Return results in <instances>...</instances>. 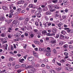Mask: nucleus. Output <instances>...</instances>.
I'll list each match as a JSON object with an SVG mask.
<instances>
[{
	"label": "nucleus",
	"instance_id": "f257e3e1",
	"mask_svg": "<svg viewBox=\"0 0 73 73\" xmlns=\"http://www.w3.org/2000/svg\"><path fill=\"white\" fill-rule=\"evenodd\" d=\"M64 29V30H66L68 33H73V29H70L68 28H65Z\"/></svg>",
	"mask_w": 73,
	"mask_h": 73
},
{
	"label": "nucleus",
	"instance_id": "f03ea898",
	"mask_svg": "<svg viewBox=\"0 0 73 73\" xmlns=\"http://www.w3.org/2000/svg\"><path fill=\"white\" fill-rule=\"evenodd\" d=\"M13 25H19L20 22L19 21L16 20H15L12 23Z\"/></svg>",
	"mask_w": 73,
	"mask_h": 73
},
{
	"label": "nucleus",
	"instance_id": "7ed1b4c3",
	"mask_svg": "<svg viewBox=\"0 0 73 73\" xmlns=\"http://www.w3.org/2000/svg\"><path fill=\"white\" fill-rule=\"evenodd\" d=\"M39 12L38 11H36L35 13V15H37V17L38 18L41 17V14L39 13Z\"/></svg>",
	"mask_w": 73,
	"mask_h": 73
},
{
	"label": "nucleus",
	"instance_id": "20e7f679",
	"mask_svg": "<svg viewBox=\"0 0 73 73\" xmlns=\"http://www.w3.org/2000/svg\"><path fill=\"white\" fill-rule=\"evenodd\" d=\"M66 70H67L68 71H70V72L72 71L73 70V68L72 67H66Z\"/></svg>",
	"mask_w": 73,
	"mask_h": 73
},
{
	"label": "nucleus",
	"instance_id": "39448f33",
	"mask_svg": "<svg viewBox=\"0 0 73 73\" xmlns=\"http://www.w3.org/2000/svg\"><path fill=\"white\" fill-rule=\"evenodd\" d=\"M35 72H36V70L34 68H32L29 70V72L31 73H34Z\"/></svg>",
	"mask_w": 73,
	"mask_h": 73
},
{
	"label": "nucleus",
	"instance_id": "423d86ee",
	"mask_svg": "<svg viewBox=\"0 0 73 73\" xmlns=\"http://www.w3.org/2000/svg\"><path fill=\"white\" fill-rule=\"evenodd\" d=\"M50 43H52L51 44V46L52 47H53V44H56V42L55 40H52L50 42Z\"/></svg>",
	"mask_w": 73,
	"mask_h": 73
},
{
	"label": "nucleus",
	"instance_id": "0eeeda50",
	"mask_svg": "<svg viewBox=\"0 0 73 73\" xmlns=\"http://www.w3.org/2000/svg\"><path fill=\"white\" fill-rule=\"evenodd\" d=\"M34 59V57H28V61H33Z\"/></svg>",
	"mask_w": 73,
	"mask_h": 73
},
{
	"label": "nucleus",
	"instance_id": "6e6552de",
	"mask_svg": "<svg viewBox=\"0 0 73 73\" xmlns=\"http://www.w3.org/2000/svg\"><path fill=\"white\" fill-rule=\"evenodd\" d=\"M46 36H54L55 35V34H54V33L51 34H50V33H46Z\"/></svg>",
	"mask_w": 73,
	"mask_h": 73
},
{
	"label": "nucleus",
	"instance_id": "1a4fd4ad",
	"mask_svg": "<svg viewBox=\"0 0 73 73\" xmlns=\"http://www.w3.org/2000/svg\"><path fill=\"white\" fill-rule=\"evenodd\" d=\"M59 38L60 40H63L65 39V36L62 35V34H60L59 37Z\"/></svg>",
	"mask_w": 73,
	"mask_h": 73
},
{
	"label": "nucleus",
	"instance_id": "9d476101",
	"mask_svg": "<svg viewBox=\"0 0 73 73\" xmlns=\"http://www.w3.org/2000/svg\"><path fill=\"white\" fill-rule=\"evenodd\" d=\"M28 21H29V18H26L24 22V23L25 25L28 24Z\"/></svg>",
	"mask_w": 73,
	"mask_h": 73
},
{
	"label": "nucleus",
	"instance_id": "9b49d317",
	"mask_svg": "<svg viewBox=\"0 0 73 73\" xmlns=\"http://www.w3.org/2000/svg\"><path fill=\"white\" fill-rule=\"evenodd\" d=\"M21 11V9L20 8H18L17 9V12L15 13L16 15H17V14H19L20 13V11Z\"/></svg>",
	"mask_w": 73,
	"mask_h": 73
},
{
	"label": "nucleus",
	"instance_id": "f8f14e48",
	"mask_svg": "<svg viewBox=\"0 0 73 73\" xmlns=\"http://www.w3.org/2000/svg\"><path fill=\"white\" fill-rule=\"evenodd\" d=\"M55 16L56 17H58L59 16V13H58V11H56V12Z\"/></svg>",
	"mask_w": 73,
	"mask_h": 73
},
{
	"label": "nucleus",
	"instance_id": "ddd939ff",
	"mask_svg": "<svg viewBox=\"0 0 73 73\" xmlns=\"http://www.w3.org/2000/svg\"><path fill=\"white\" fill-rule=\"evenodd\" d=\"M17 3L19 4H23L24 3V1L22 0L20 1H19Z\"/></svg>",
	"mask_w": 73,
	"mask_h": 73
},
{
	"label": "nucleus",
	"instance_id": "4468645a",
	"mask_svg": "<svg viewBox=\"0 0 73 73\" xmlns=\"http://www.w3.org/2000/svg\"><path fill=\"white\" fill-rule=\"evenodd\" d=\"M12 32V29L11 28H9L7 29V31L6 32V33H8V32L10 33Z\"/></svg>",
	"mask_w": 73,
	"mask_h": 73
},
{
	"label": "nucleus",
	"instance_id": "2eb2a0df",
	"mask_svg": "<svg viewBox=\"0 0 73 73\" xmlns=\"http://www.w3.org/2000/svg\"><path fill=\"white\" fill-rule=\"evenodd\" d=\"M52 14V13L50 11H48L46 12V15H50Z\"/></svg>",
	"mask_w": 73,
	"mask_h": 73
},
{
	"label": "nucleus",
	"instance_id": "dca6fc26",
	"mask_svg": "<svg viewBox=\"0 0 73 73\" xmlns=\"http://www.w3.org/2000/svg\"><path fill=\"white\" fill-rule=\"evenodd\" d=\"M52 32L53 33H56L57 31V29L55 28H53L52 29Z\"/></svg>",
	"mask_w": 73,
	"mask_h": 73
},
{
	"label": "nucleus",
	"instance_id": "f3484780",
	"mask_svg": "<svg viewBox=\"0 0 73 73\" xmlns=\"http://www.w3.org/2000/svg\"><path fill=\"white\" fill-rule=\"evenodd\" d=\"M19 62H21L22 63H23L24 62V59H19Z\"/></svg>",
	"mask_w": 73,
	"mask_h": 73
},
{
	"label": "nucleus",
	"instance_id": "a211bd4d",
	"mask_svg": "<svg viewBox=\"0 0 73 73\" xmlns=\"http://www.w3.org/2000/svg\"><path fill=\"white\" fill-rule=\"evenodd\" d=\"M62 23H58V24L57 25L58 27H61V25H62Z\"/></svg>",
	"mask_w": 73,
	"mask_h": 73
},
{
	"label": "nucleus",
	"instance_id": "6ab92c4d",
	"mask_svg": "<svg viewBox=\"0 0 73 73\" xmlns=\"http://www.w3.org/2000/svg\"><path fill=\"white\" fill-rule=\"evenodd\" d=\"M23 39H24V38H20V39H16L15 41H22V40H23Z\"/></svg>",
	"mask_w": 73,
	"mask_h": 73
},
{
	"label": "nucleus",
	"instance_id": "aec40b11",
	"mask_svg": "<svg viewBox=\"0 0 73 73\" xmlns=\"http://www.w3.org/2000/svg\"><path fill=\"white\" fill-rule=\"evenodd\" d=\"M44 18L45 20H46V21H48V20H49V18H48V16H45L44 17Z\"/></svg>",
	"mask_w": 73,
	"mask_h": 73
},
{
	"label": "nucleus",
	"instance_id": "412c9836",
	"mask_svg": "<svg viewBox=\"0 0 73 73\" xmlns=\"http://www.w3.org/2000/svg\"><path fill=\"white\" fill-rule=\"evenodd\" d=\"M50 12H54L56 11V9H50Z\"/></svg>",
	"mask_w": 73,
	"mask_h": 73
},
{
	"label": "nucleus",
	"instance_id": "4be33fe9",
	"mask_svg": "<svg viewBox=\"0 0 73 73\" xmlns=\"http://www.w3.org/2000/svg\"><path fill=\"white\" fill-rule=\"evenodd\" d=\"M12 16H13V14L12 13H10L9 17V18H11L12 17Z\"/></svg>",
	"mask_w": 73,
	"mask_h": 73
},
{
	"label": "nucleus",
	"instance_id": "5701e85b",
	"mask_svg": "<svg viewBox=\"0 0 73 73\" xmlns=\"http://www.w3.org/2000/svg\"><path fill=\"white\" fill-rule=\"evenodd\" d=\"M0 20L1 21H4V18L3 17H2L0 18Z\"/></svg>",
	"mask_w": 73,
	"mask_h": 73
},
{
	"label": "nucleus",
	"instance_id": "b1692460",
	"mask_svg": "<svg viewBox=\"0 0 73 73\" xmlns=\"http://www.w3.org/2000/svg\"><path fill=\"white\" fill-rule=\"evenodd\" d=\"M21 36V34L20 33H17V37H20Z\"/></svg>",
	"mask_w": 73,
	"mask_h": 73
},
{
	"label": "nucleus",
	"instance_id": "393cba45",
	"mask_svg": "<svg viewBox=\"0 0 73 73\" xmlns=\"http://www.w3.org/2000/svg\"><path fill=\"white\" fill-rule=\"evenodd\" d=\"M46 23L47 24V25H48V27H49V26H50V25H51V24H52L51 23H48V22H46Z\"/></svg>",
	"mask_w": 73,
	"mask_h": 73
},
{
	"label": "nucleus",
	"instance_id": "a878e982",
	"mask_svg": "<svg viewBox=\"0 0 73 73\" xmlns=\"http://www.w3.org/2000/svg\"><path fill=\"white\" fill-rule=\"evenodd\" d=\"M65 65L66 66H68V67H70L71 66V65H70V64L68 63L66 64H65Z\"/></svg>",
	"mask_w": 73,
	"mask_h": 73
},
{
	"label": "nucleus",
	"instance_id": "bb28decb",
	"mask_svg": "<svg viewBox=\"0 0 73 73\" xmlns=\"http://www.w3.org/2000/svg\"><path fill=\"white\" fill-rule=\"evenodd\" d=\"M20 68V65H17L15 66V69H18V68Z\"/></svg>",
	"mask_w": 73,
	"mask_h": 73
},
{
	"label": "nucleus",
	"instance_id": "cd10ccee",
	"mask_svg": "<svg viewBox=\"0 0 73 73\" xmlns=\"http://www.w3.org/2000/svg\"><path fill=\"white\" fill-rule=\"evenodd\" d=\"M2 8L3 9H4V10H7V7L6 6H3L2 7Z\"/></svg>",
	"mask_w": 73,
	"mask_h": 73
},
{
	"label": "nucleus",
	"instance_id": "c85d7f7f",
	"mask_svg": "<svg viewBox=\"0 0 73 73\" xmlns=\"http://www.w3.org/2000/svg\"><path fill=\"white\" fill-rule=\"evenodd\" d=\"M63 44V42L62 41H60L59 42V45H62Z\"/></svg>",
	"mask_w": 73,
	"mask_h": 73
},
{
	"label": "nucleus",
	"instance_id": "c756f323",
	"mask_svg": "<svg viewBox=\"0 0 73 73\" xmlns=\"http://www.w3.org/2000/svg\"><path fill=\"white\" fill-rule=\"evenodd\" d=\"M63 47H64V48L66 49L68 48V45L65 44L63 46Z\"/></svg>",
	"mask_w": 73,
	"mask_h": 73
},
{
	"label": "nucleus",
	"instance_id": "7c9ffc66",
	"mask_svg": "<svg viewBox=\"0 0 73 73\" xmlns=\"http://www.w3.org/2000/svg\"><path fill=\"white\" fill-rule=\"evenodd\" d=\"M50 73H55V71L53 70H51L50 71Z\"/></svg>",
	"mask_w": 73,
	"mask_h": 73
},
{
	"label": "nucleus",
	"instance_id": "2f4dec72",
	"mask_svg": "<svg viewBox=\"0 0 73 73\" xmlns=\"http://www.w3.org/2000/svg\"><path fill=\"white\" fill-rule=\"evenodd\" d=\"M69 48H70V49L72 50L73 49V46L72 45H70L69 46Z\"/></svg>",
	"mask_w": 73,
	"mask_h": 73
},
{
	"label": "nucleus",
	"instance_id": "473e14b6",
	"mask_svg": "<svg viewBox=\"0 0 73 73\" xmlns=\"http://www.w3.org/2000/svg\"><path fill=\"white\" fill-rule=\"evenodd\" d=\"M25 19V18L21 17L20 18L19 20H24Z\"/></svg>",
	"mask_w": 73,
	"mask_h": 73
},
{
	"label": "nucleus",
	"instance_id": "72a5a7b5",
	"mask_svg": "<svg viewBox=\"0 0 73 73\" xmlns=\"http://www.w3.org/2000/svg\"><path fill=\"white\" fill-rule=\"evenodd\" d=\"M52 2L53 3H56L58 2V1L57 0H54L52 1Z\"/></svg>",
	"mask_w": 73,
	"mask_h": 73
},
{
	"label": "nucleus",
	"instance_id": "f704fd0d",
	"mask_svg": "<svg viewBox=\"0 0 73 73\" xmlns=\"http://www.w3.org/2000/svg\"><path fill=\"white\" fill-rule=\"evenodd\" d=\"M13 60V58L10 57L9 58V60L10 61H12Z\"/></svg>",
	"mask_w": 73,
	"mask_h": 73
},
{
	"label": "nucleus",
	"instance_id": "c9c22d12",
	"mask_svg": "<svg viewBox=\"0 0 73 73\" xmlns=\"http://www.w3.org/2000/svg\"><path fill=\"white\" fill-rule=\"evenodd\" d=\"M47 50H48V52H51V51H50V47H48L47 48Z\"/></svg>",
	"mask_w": 73,
	"mask_h": 73
},
{
	"label": "nucleus",
	"instance_id": "e433bc0d",
	"mask_svg": "<svg viewBox=\"0 0 73 73\" xmlns=\"http://www.w3.org/2000/svg\"><path fill=\"white\" fill-rule=\"evenodd\" d=\"M46 55L47 56H49L50 55V54L49 52H47L46 54Z\"/></svg>",
	"mask_w": 73,
	"mask_h": 73
},
{
	"label": "nucleus",
	"instance_id": "4c0bfd02",
	"mask_svg": "<svg viewBox=\"0 0 73 73\" xmlns=\"http://www.w3.org/2000/svg\"><path fill=\"white\" fill-rule=\"evenodd\" d=\"M54 8H56V9H58L59 8V7H58V6L56 5H54Z\"/></svg>",
	"mask_w": 73,
	"mask_h": 73
},
{
	"label": "nucleus",
	"instance_id": "58836bf2",
	"mask_svg": "<svg viewBox=\"0 0 73 73\" xmlns=\"http://www.w3.org/2000/svg\"><path fill=\"white\" fill-rule=\"evenodd\" d=\"M44 50V49L42 48H39V51H40V52H41L42 51Z\"/></svg>",
	"mask_w": 73,
	"mask_h": 73
},
{
	"label": "nucleus",
	"instance_id": "ea45409f",
	"mask_svg": "<svg viewBox=\"0 0 73 73\" xmlns=\"http://www.w3.org/2000/svg\"><path fill=\"white\" fill-rule=\"evenodd\" d=\"M29 8H33V5L32 4H30L29 5Z\"/></svg>",
	"mask_w": 73,
	"mask_h": 73
},
{
	"label": "nucleus",
	"instance_id": "a19ab883",
	"mask_svg": "<svg viewBox=\"0 0 73 73\" xmlns=\"http://www.w3.org/2000/svg\"><path fill=\"white\" fill-rule=\"evenodd\" d=\"M43 27L44 28H45L46 27V23H43Z\"/></svg>",
	"mask_w": 73,
	"mask_h": 73
},
{
	"label": "nucleus",
	"instance_id": "79ce46f5",
	"mask_svg": "<svg viewBox=\"0 0 73 73\" xmlns=\"http://www.w3.org/2000/svg\"><path fill=\"white\" fill-rule=\"evenodd\" d=\"M42 33L44 35V34H45V33H46V31H43L42 32Z\"/></svg>",
	"mask_w": 73,
	"mask_h": 73
},
{
	"label": "nucleus",
	"instance_id": "37998d69",
	"mask_svg": "<svg viewBox=\"0 0 73 73\" xmlns=\"http://www.w3.org/2000/svg\"><path fill=\"white\" fill-rule=\"evenodd\" d=\"M35 24L37 26V27H38V23L37 22H35Z\"/></svg>",
	"mask_w": 73,
	"mask_h": 73
},
{
	"label": "nucleus",
	"instance_id": "c03bdc74",
	"mask_svg": "<svg viewBox=\"0 0 73 73\" xmlns=\"http://www.w3.org/2000/svg\"><path fill=\"white\" fill-rule=\"evenodd\" d=\"M4 40V39L3 38H0V41H1V42H2Z\"/></svg>",
	"mask_w": 73,
	"mask_h": 73
},
{
	"label": "nucleus",
	"instance_id": "a18cd8bd",
	"mask_svg": "<svg viewBox=\"0 0 73 73\" xmlns=\"http://www.w3.org/2000/svg\"><path fill=\"white\" fill-rule=\"evenodd\" d=\"M63 2H64V5H66L67 4V2H66V1H65V0H64Z\"/></svg>",
	"mask_w": 73,
	"mask_h": 73
},
{
	"label": "nucleus",
	"instance_id": "49530a36",
	"mask_svg": "<svg viewBox=\"0 0 73 73\" xmlns=\"http://www.w3.org/2000/svg\"><path fill=\"white\" fill-rule=\"evenodd\" d=\"M1 37H5V35H4V34L2 33L1 34Z\"/></svg>",
	"mask_w": 73,
	"mask_h": 73
},
{
	"label": "nucleus",
	"instance_id": "de8ad7c7",
	"mask_svg": "<svg viewBox=\"0 0 73 73\" xmlns=\"http://www.w3.org/2000/svg\"><path fill=\"white\" fill-rule=\"evenodd\" d=\"M28 66H29L28 65L26 64V65L25 66V68L26 69H28Z\"/></svg>",
	"mask_w": 73,
	"mask_h": 73
},
{
	"label": "nucleus",
	"instance_id": "09e8293b",
	"mask_svg": "<svg viewBox=\"0 0 73 73\" xmlns=\"http://www.w3.org/2000/svg\"><path fill=\"white\" fill-rule=\"evenodd\" d=\"M7 40H3L2 42V44H5V43H7Z\"/></svg>",
	"mask_w": 73,
	"mask_h": 73
},
{
	"label": "nucleus",
	"instance_id": "8fccbe9b",
	"mask_svg": "<svg viewBox=\"0 0 73 73\" xmlns=\"http://www.w3.org/2000/svg\"><path fill=\"white\" fill-rule=\"evenodd\" d=\"M34 42L35 43V44H38V42L37 41H34Z\"/></svg>",
	"mask_w": 73,
	"mask_h": 73
},
{
	"label": "nucleus",
	"instance_id": "3c124183",
	"mask_svg": "<svg viewBox=\"0 0 73 73\" xmlns=\"http://www.w3.org/2000/svg\"><path fill=\"white\" fill-rule=\"evenodd\" d=\"M27 4H28V3H26L24 4V7H25H25H27Z\"/></svg>",
	"mask_w": 73,
	"mask_h": 73
},
{
	"label": "nucleus",
	"instance_id": "603ef678",
	"mask_svg": "<svg viewBox=\"0 0 73 73\" xmlns=\"http://www.w3.org/2000/svg\"><path fill=\"white\" fill-rule=\"evenodd\" d=\"M46 68H47V69H49V68H50V66L48 65H47L46 66Z\"/></svg>",
	"mask_w": 73,
	"mask_h": 73
},
{
	"label": "nucleus",
	"instance_id": "864d4df0",
	"mask_svg": "<svg viewBox=\"0 0 73 73\" xmlns=\"http://www.w3.org/2000/svg\"><path fill=\"white\" fill-rule=\"evenodd\" d=\"M53 52L54 54H56V53H57V51L56 50H53Z\"/></svg>",
	"mask_w": 73,
	"mask_h": 73
},
{
	"label": "nucleus",
	"instance_id": "5fc2aeb1",
	"mask_svg": "<svg viewBox=\"0 0 73 73\" xmlns=\"http://www.w3.org/2000/svg\"><path fill=\"white\" fill-rule=\"evenodd\" d=\"M5 71H6V70H3L0 71V73H4V72H5Z\"/></svg>",
	"mask_w": 73,
	"mask_h": 73
},
{
	"label": "nucleus",
	"instance_id": "6e6d98bb",
	"mask_svg": "<svg viewBox=\"0 0 73 73\" xmlns=\"http://www.w3.org/2000/svg\"><path fill=\"white\" fill-rule=\"evenodd\" d=\"M17 73H20L21 72V70L20 69L17 70Z\"/></svg>",
	"mask_w": 73,
	"mask_h": 73
},
{
	"label": "nucleus",
	"instance_id": "4d7b16f0",
	"mask_svg": "<svg viewBox=\"0 0 73 73\" xmlns=\"http://www.w3.org/2000/svg\"><path fill=\"white\" fill-rule=\"evenodd\" d=\"M34 31L35 33H36L38 32V30L37 29H34Z\"/></svg>",
	"mask_w": 73,
	"mask_h": 73
},
{
	"label": "nucleus",
	"instance_id": "13d9d810",
	"mask_svg": "<svg viewBox=\"0 0 73 73\" xmlns=\"http://www.w3.org/2000/svg\"><path fill=\"white\" fill-rule=\"evenodd\" d=\"M7 65L8 66H11V64L10 63H8Z\"/></svg>",
	"mask_w": 73,
	"mask_h": 73
},
{
	"label": "nucleus",
	"instance_id": "bf43d9fd",
	"mask_svg": "<svg viewBox=\"0 0 73 73\" xmlns=\"http://www.w3.org/2000/svg\"><path fill=\"white\" fill-rule=\"evenodd\" d=\"M57 65H59V66H61V64L60 63H58V62H57Z\"/></svg>",
	"mask_w": 73,
	"mask_h": 73
},
{
	"label": "nucleus",
	"instance_id": "052dcab7",
	"mask_svg": "<svg viewBox=\"0 0 73 73\" xmlns=\"http://www.w3.org/2000/svg\"><path fill=\"white\" fill-rule=\"evenodd\" d=\"M32 68V66H29L28 67V69H31Z\"/></svg>",
	"mask_w": 73,
	"mask_h": 73
},
{
	"label": "nucleus",
	"instance_id": "680f3d73",
	"mask_svg": "<svg viewBox=\"0 0 73 73\" xmlns=\"http://www.w3.org/2000/svg\"><path fill=\"white\" fill-rule=\"evenodd\" d=\"M62 17L63 19H66V16L63 15L62 16Z\"/></svg>",
	"mask_w": 73,
	"mask_h": 73
},
{
	"label": "nucleus",
	"instance_id": "e2e57ef3",
	"mask_svg": "<svg viewBox=\"0 0 73 73\" xmlns=\"http://www.w3.org/2000/svg\"><path fill=\"white\" fill-rule=\"evenodd\" d=\"M60 62H61L62 63H63L65 62V60H61L60 61Z\"/></svg>",
	"mask_w": 73,
	"mask_h": 73
},
{
	"label": "nucleus",
	"instance_id": "0e129e2a",
	"mask_svg": "<svg viewBox=\"0 0 73 73\" xmlns=\"http://www.w3.org/2000/svg\"><path fill=\"white\" fill-rule=\"evenodd\" d=\"M25 36H28V33H25Z\"/></svg>",
	"mask_w": 73,
	"mask_h": 73
},
{
	"label": "nucleus",
	"instance_id": "69168bd1",
	"mask_svg": "<svg viewBox=\"0 0 73 73\" xmlns=\"http://www.w3.org/2000/svg\"><path fill=\"white\" fill-rule=\"evenodd\" d=\"M26 65V64H23L22 65V66H23V68H25Z\"/></svg>",
	"mask_w": 73,
	"mask_h": 73
},
{
	"label": "nucleus",
	"instance_id": "338daca9",
	"mask_svg": "<svg viewBox=\"0 0 73 73\" xmlns=\"http://www.w3.org/2000/svg\"><path fill=\"white\" fill-rule=\"evenodd\" d=\"M64 55H65V56H68V53H67V52H65L64 53Z\"/></svg>",
	"mask_w": 73,
	"mask_h": 73
},
{
	"label": "nucleus",
	"instance_id": "774afa93",
	"mask_svg": "<svg viewBox=\"0 0 73 73\" xmlns=\"http://www.w3.org/2000/svg\"><path fill=\"white\" fill-rule=\"evenodd\" d=\"M65 33V31H63L61 32V33H62V34H63V35H65V33Z\"/></svg>",
	"mask_w": 73,
	"mask_h": 73
}]
</instances>
